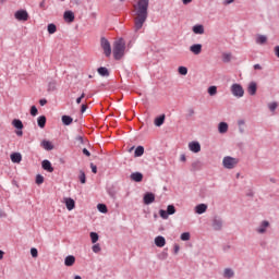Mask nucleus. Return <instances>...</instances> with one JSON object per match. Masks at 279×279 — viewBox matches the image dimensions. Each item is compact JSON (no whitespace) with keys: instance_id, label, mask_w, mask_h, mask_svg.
<instances>
[{"instance_id":"obj_27","label":"nucleus","mask_w":279,"mask_h":279,"mask_svg":"<svg viewBox=\"0 0 279 279\" xmlns=\"http://www.w3.org/2000/svg\"><path fill=\"white\" fill-rule=\"evenodd\" d=\"M166 116L161 114L155 119L156 128H160L165 123Z\"/></svg>"},{"instance_id":"obj_2","label":"nucleus","mask_w":279,"mask_h":279,"mask_svg":"<svg viewBox=\"0 0 279 279\" xmlns=\"http://www.w3.org/2000/svg\"><path fill=\"white\" fill-rule=\"evenodd\" d=\"M125 56V39L119 38L113 43V58L114 60H121Z\"/></svg>"},{"instance_id":"obj_42","label":"nucleus","mask_w":279,"mask_h":279,"mask_svg":"<svg viewBox=\"0 0 279 279\" xmlns=\"http://www.w3.org/2000/svg\"><path fill=\"white\" fill-rule=\"evenodd\" d=\"M232 60V54L231 53H223L222 54V61L228 63Z\"/></svg>"},{"instance_id":"obj_24","label":"nucleus","mask_w":279,"mask_h":279,"mask_svg":"<svg viewBox=\"0 0 279 279\" xmlns=\"http://www.w3.org/2000/svg\"><path fill=\"white\" fill-rule=\"evenodd\" d=\"M145 154V147L143 146H137L135 148V151H134V156L135 158H141V156H143Z\"/></svg>"},{"instance_id":"obj_29","label":"nucleus","mask_w":279,"mask_h":279,"mask_svg":"<svg viewBox=\"0 0 279 279\" xmlns=\"http://www.w3.org/2000/svg\"><path fill=\"white\" fill-rule=\"evenodd\" d=\"M255 43L257 45H265L267 43V36H265V35H257Z\"/></svg>"},{"instance_id":"obj_44","label":"nucleus","mask_w":279,"mask_h":279,"mask_svg":"<svg viewBox=\"0 0 279 279\" xmlns=\"http://www.w3.org/2000/svg\"><path fill=\"white\" fill-rule=\"evenodd\" d=\"M159 215H160L161 219H169V214L165 209H160Z\"/></svg>"},{"instance_id":"obj_46","label":"nucleus","mask_w":279,"mask_h":279,"mask_svg":"<svg viewBox=\"0 0 279 279\" xmlns=\"http://www.w3.org/2000/svg\"><path fill=\"white\" fill-rule=\"evenodd\" d=\"M202 168V162L201 161H194L192 163V169H194V171H197V169Z\"/></svg>"},{"instance_id":"obj_47","label":"nucleus","mask_w":279,"mask_h":279,"mask_svg":"<svg viewBox=\"0 0 279 279\" xmlns=\"http://www.w3.org/2000/svg\"><path fill=\"white\" fill-rule=\"evenodd\" d=\"M31 256H33V258H38V250L36 247L31 248Z\"/></svg>"},{"instance_id":"obj_39","label":"nucleus","mask_w":279,"mask_h":279,"mask_svg":"<svg viewBox=\"0 0 279 279\" xmlns=\"http://www.w3.org/2000/svg\"><path fill=\"white\" fill-rule=\"evenodd\" d=\"M181 241H191V233L183 232L180 236Z\"/></svg>"},{"instance_id":"obj_34","label":"nucleus","mask_w":279,"mask_h":279,"mask_svg":"<svg viewBox=\"0 0 279 279\" xmlns=\"http://www.w3.org/2000/svg\"><path fill=\"white\" fill-rule=\"evenodd\" d=\"M78 180L81 184H86V172L84 170H80Z\"/></svg>"},{"instance_id":"obj_43","label":"nucleus","mask_w":279,"mask_h":279,"mask_svg":"<svg viewBox=\"0 0 279 279\" xmlns=\"http://www.w3.org/2000/svg\"><path fill=\"white\" fill-rule=\"evenodd\" d=\"M268 108L270 110V112H276V109L278 108V102L274 101L268 104Z\"/></svg>"},{"instance_id":"obj_1","label":"nucleus","mask_w":279,"mask_h":279,"mask_svg":"<svg viewBox=\"0 0 279 279\" xmlns=\"http://www.w3.org/2000/svg\"><path fill=\"white\" fill-rule=\"evenodd\" d=\"M148 10H149V0H137V3L134 4L135 32H140V29H143V25H145V22L147 21V16H149Z\"/></svg>"},{"instance_id":"obj_3","label":"nucleus","mask_w":279,"mask_h":279,"mask_svg":"<svg viewBox=\"0 0 279 279\" xmlns=\"http://www.w3.org/2000/svg\"><path fill=\"white\" fill-rule=\"evenodd\" d=\"M239 165V159L230 156H226L222 159V167L225 169H234Z\"/></svg>"},{"instance_id":"obj_5","label":"nucleus","mask_w":279,"mask_h":279,"mask_svg":"<svg viewBox=\"0 0 279 279\" xmlns=\"http://www.w3.org/2000/svg\"><path fill=\"white\" fill-rule=\"evenodd\" d=\"M100 45L106 58H110V56H112V47L110 46V41H108L106 37H101Z\"/></svg>"},{"instance_id":"obj_30","label":"nucleus","mask_w":279,"mask_h":279,"mask_svg":"<svg viewBox=\"0 0 279 279\" xmlns=\"http://www.w3.org/2000/svg\"><path fill=\"white\" fill-rule=\"evenodd\" d=\"M61 121L63 125H71V123H73V118H71V116H62Z\"/></svg>"},{"instance_id":"obj_8","label":"nucleus","mask_w":279,"mask_h":279,"mask_svg":"<svg viewBox=\"0 0 279 279\" xmlns=\"http://www.w3.org/2000/svg\"><path fill=\"white\" fill-rule=\"evenodd\" d=\"M270 223L268 220H263L259 226L256 228L257 234H265L267 232V228H269Z\"/></svg>"},{"instance_id":"obj_61","label":"nucleus","mask_w":279,"mask_h":279,"mask_svg":"<svg viewBox=\"0 0 279 279\" xmlns=\"http://www.w3.org/2000/svg\"><path fill=\"white\" fill-rule=\"evenodd\" d=\"M3 217H8V214H5V211L0 209V219Z\"/></svg>"},{"instance_id":"obj_59","label":"nucleus","mask_w":279,"mask_h":279,"mask_svg":"<svg viewBox=\"0 0 279 279\" xmlns=\"http://www.w3.org/2000/svg\"><path fill=\"white\" fill-rule=\"evenodd\" d=\"M230 3H234V0H225L223 5H230Z\"/></svg>"},{"instance_id":"obj_15","label":"nucleus","mask_w":279,"mask_h":279,"mask_svg":"<svg viewBox=\"0 0 279 279\" xmlns=\"http://www.w3.org/2000/svg\"><path fill=\"white\" fill-rule=\"evenodd\" d=\"M208 210V205L206 204H198L195 206V213L196 215H204Z\"/></svg>"},{"instance_id":"obj_56","label":"nucleus","mask_w":279,"mask_h":279,"mask_svg":"<svg viewBox=\"0 0 279 279\" xmlns=\"http://www.w3.org/2000/svg\"><path fill=\"white\" fill-rule=\"evenodd\" d=\"M254 69H255V71H262L263 66L257 63V64L254 65Z\"/></svg>"},{"instance_id":"obj_60","label":"nucleus","mask_w":279,"mask_h":279,"mask_svg":"<svg viewBox=\"0 0 279 279\" xmlns=\"http://www.w3.org/2000/svg\"><path fill=\"white\" fill-rule=\"evenodd\" d=\"M238 125L239 128H242V125H245V120H239Z\"/></svg>"},{"instance_id":"obj_63","label":"nucleus","mask_w":279,"mask_h":279,"mask_svg":"<svg viewBox=\"0 0 279 279\" xmlns=\"http://www.w3.org/2000/svg\"><path fill=\"white\" fill-rule=\"evenodd\" d=\"M193 0H182L183 5H189Z\"/></svg>"},{"instance_id":"obj_14","label":"nucleus","mask_w":279,"mask_h":279,"mask_svg":"<svg viewBox=\"0 0 279 279\" xmlns=\"http://www.w3.org/2000/svg\"><path fill=\"white\" fill-rule=\"evenodd\" d=\"M155 245H157V247H165V245H167V240L165 236L158 235L155 238Z\"/></svg>"},{"instance_id":"obj_16","label":"nucleus","mask_w":279,"mask_h":279,"mask_svg":"<svg viewBox=\"0 0 279 279\" xmlns=\"http://www.w3.org/2000/svg\"><path fill=\"white\" fill-rule=\"evenodd\" d=\"M190 51L194 53V56H199L202 53V44H194L190 47Z\"/></svg>"},{"instance_id":"obj_31","label":"nucleus","mask_w":279,"mask_h":279,"mask_svg":"<svg viewBox=\"0 0 279 279\" xmlns=\"http://www.w3.org/2000/svg\"><path fill=\"white\" fill-rule=\"evenodd\" d=\"M12 125L15 126L16 130H23V121L20 119H14Z\"/></svg>"},{"instance_id":"obj_19","label":"nucleus","mask_w":279,"mask_h":279,"mask_svg":"<svg viewBox=\"0 0 279 279\" xmlns=\"http://www.w3.org/2000/svg\"><path fill=\"white\" fill-rule=\"evenodd\" d=\"M64 265L65 267H73V265H75V256L73 255H68L64 258Z\"/></svg>"},{"instance_id":"obj_6","label":"nucleus","mask_w":279,"mask_h":279,"mask_svg":"<svg viewBox=\"0 0 279 279\" xmlns=\"http://www.w3.org/2000/svg\"><path fill=\"white\" fill-rule=\"evenodd\" d=\"M231 93L233 97L241 98L243 97V95H245V89H243V86H241V84L234 83L233 85H231Z\"/></svg>"},{"instance_id":"obj_40","label":"nucleus","mask_w":279,"mask_h":279,"mask_svg":"<svg viewBox=\"0 0 279 279\" xmlns=\"http://www.w3.org/2000/svg\"><path fill=\"white\" fill-rule=\"evenodd\" d=\"M167 258H169V253L165 250L159 254V260H167Z\"/></svg>"},{"instance_id":"obj_54","label":"nucleus","mask_w":279,"mask_h":279,"mask_svg":"<svg viewBox=\"0 0 279 279\" xmlns=\"http://www.w3.org/2000/svg\"><path fill=\"white\" fill-rule=\"evenodd\" d=\"M193 114H195V110L193 108H190L187 110V117H193Z\"/></svg>"},{"instance_id":"obj_28","label":"nucleus","mask_w":279,"mask_h":279,"mask_svg":"<svg viewBox=\"0 0 279 279\" xmlns=\"http://www.w3.org/2000/svg\"><path fill=\"white\" fill-rule=\"evenodd\" d=\"M37 125L38 128H45V125H47V117L45 116H40L38 119H37Z\"/></svg>"},{"instance_id":"obj_7","label":"nucleus","mask_w":279,"mask_h":279,"mask_svg":"<svg viewBox=\"0 0 279 279\" xmlns=\"http://www.w3.org/2000/svg\"><path fill=\"white\" fill-rule=\"evenodd\" d=\"M14 16L16 21H29V13H27V10H19L14 13Z\"/></svg>"},{"instance_id":"obj_51","label":"nucleus","mask_w":279,"mask_h":279,"mask_svg":"<svg viewBox=\"0 0 279 279\" xmlns=\"http://www.w3.org/2000/svg\"><path fill=\"white\" fill-rule=\"evenodd\" d=\"M180 253V244H174L173 254L178 255Z\"/></svg>"},{"instance_id":"obj_26","label":"nucleus","mask_w":279,"mask_h":279,"mask_svg":"<svg viewBox=\"0 0 279 279\" xmlns=\"http://www.w3.org/2000/svg\"><path fill=\"white\" fill-rule=\"evenodd\" d=\"M223 278H227V279L234 278V270H232V268H226L223 270Z\"/></svg>"},{"instance_id":"obj_41","label":"nucleus","mask_w":279,"mask_h":279,"mask_svg":"<svg viewBox=\"0 0 279 279\" xmlns=\"http://www.w3.org/2000/svg\"><path fill=\"white\" fill-rule=\"evenodd\" d=\"M166 213H168V215H175V206L168 205Z\"/></svg>"},{"instance_id":"obj_23","label":"nucleus","mask_w":279,"mask_h":279,"mask_svg":"<svg viewBox=\"0 0 279 279\" xmlns=\"http://www.w3.org/2000/svg\"><path fill=\"white\" fill-rule=\"evenodd\" d=\"M218 132H219V134H226V132H228V123L220 122L218 124Z\"/></svg>"},{"instance_id":"obj_50","label":"nucleus","mask_w":279,"mask_h":279,"mask_svg":"<svg viewBox=\"0 0 279 279\" xmlns=\"http://www.w3.org/2000/svg\"><path fill=\"white\" fill-rule=\"evenodd\" d=\"M75 141H77V143H81V145H84V136L78 135L75 137Z\"/></svg>"},{"instance_id":"obj_22","label":"nucleus","mask_w":279,"mask_h":279,"mask_svg":"<svg viewBox=\"0 0 279 279\" xmlns=\"http://www.w3.org/2000/svg\"><path fill=\"white\" fill-rule=\"evenodd\" d=\"M41 146L44 147V149H46V151H51L53 149V144H51V142L47 140H44L41 142Z\"/></svg>"},{"instance_id":"obj_37","label":"nucleus","mask_w":279,"mask_h":279,"mask_svg":"<svg viewBox=\"0 0 279 279\" xmlns=\"http://www.w3.org/2000/svg\"><path fill=\"white\" fill-rule=\"evenodd\" d=\"M89 236L92 239V243H97V241H99V234L97 232H90Z\"/></svg>"},{"instance_id":"obj_9","label":"nucleus","mask_w":279,"mask_h":279,"mask_svg":"<svg viewBox=\"0 0 279 279\" xmlns=\"http://www.w3.org/2000/svg\"><path fill=\"white\" fill-rule=\"evenodd\" d=\"M144 204L146 206H149V204H154V202H156V195L151 192H147L145 195H144Z\"/></svg>"},{"instance_id":"obj_49","label":"nucleus","mask_w":279,"mask_h":279,"mask_svg":"<svg viewBox=\"0 0 279 279\" xmlns=\"http://www.w3.org/2000/svg\"><path fill=\"white\" fill-rule=\"evenodd\" d=\"M31 114L32 117H36L38 114V108H36V106L31 107Z\"/></svg>"},{"instance_id":"obj_21","label":"nucleus","mask_w":279,"mask_h":279,"mask_svg":"<svg viewBox=\"0 0 279 279\" xmlns=\"http://www.w3.org/2000/svg\"><path fill=\"white\" fill-rule=\"evenodd\" d=\"M130 178L133 182H143V173L141 172H133Z\"/></svg>"},{"instance_id":"obj_36","label":"nucleus","mask_w":279,"mask_h":279,"mask_svg":"<svg viewBox=\"0 0 279 279\" xmlns=\"http://www.w3.org/2000/svg\"><path fill=\"white\" fill-rule=\"evenodd\" d=\"M97 209L99 210V213H102V214L108 213V206H106V204H98Z\"/></svg>"},{"instance_id":"obj_55","label":"nucleus","mask_w":279,"mask_h":279,"mask_svg":"<svg viewBox=\"0 0 279 279\" xmlns=\"http://www.w3.org/2000/svg\"><path fill=\"white\" fill-rule=\"evenodd\" d=\"M274 51H275V56H276L277 58H279V46H276L275 49H274Z\"/></svg>"},{"instance_id":"obj_52","label":"nucleus","mask_w":279,"mask_h":279,"mask_svg":"<svg viewBox=\"0 0 279 279\" xmlns=\"http://www.w3.org/2000/svg\"><path fill=\"white\" fill-rule=\"evenodd\" d=\"M86 110H88V106H86L85 104H83L81 106V113L84 114V112H86Z\"/></svg>"},{"instance_id":"obj_45","label":"nucleus","mask_w":279,"mask_h":279,"mask_svg":"<svg viewBox=\"0 0 279 279\" xmlns=\"http://www.w3.org/2000/svg\"><path fill=\"white\" fill-rule=\"evenodd\" d=\"M35 182L38 185L43 184V182H45V177H43L41 174H37Z\"/></svg>"},{"instance_id":"obj_10","label":"nucleus","mask_w":279,"mask_h":279,"mask_svg":"<svg viewBox=\"0 0 279 279\" xmlns=\"http://www.w3.org/2000/svg\"><path fill=\"white\" fill-rule=\"evenodd\" d=\"M189 149L190 151H193V154H199V151H202V145L199 142H191L189 144Z\"/></svg>"},{"instance_id":"obj_38","label":"nucleus","mask_w":279,"mask_h":279,"mask_svg":"<svg viewBox=\"0 0 279 279\" xmlns=\"http://www.w3.org/2000/svg\"><path fill=\"white\" fill-rule=\"evenodd\" d=\"M180 75H187L189 69L186 66H179L178 69Z\"/></svg>"},{"instance_id":"obj_32","label":"nucleus","mask_w":279,"mask_h":279,"mask_svg":"<svg viewBox=\"0 0 279 279\" xmlns=\"http://www.w3.org/2000/svg\"><path fill=\"white\" fill-rule=\"evenodd\" d=\"M47 32L48 34H56V32H58V27L53 23L48 24Z\"/></svg>"},{"instance_id":"obj_4","label":"nucleus","mask_w":279,"mask_h":279,"mask_svg":"<svg viewBox=\"0 0 279 279\" xmlns=\"http://www.w3.org/2000/svg\"><path fill=\"white\" fill-rule=\"evenodd\" d=\"M211 227L216 232H221L223 230V218L221 216H215L211 219Z\"/></svg>"},{"instance_id":"obj_12","label":"nucleus","mask_w":279,"mask_h":279,"mask_svg":"<svg viewBox=\"0 0 279 279\" xmlns=\"http://www.w3.org/2000/svg\"><path fill=\"white\" fill-rule=\"evenodd\" d=\"M256 90H258V85L256 84V82H251L247 86L248 95L254 97V95H256Z\"/></svg>"},{"instance_id":"obj_53","label":"nucleus","mask_w":279,"mask_h":279,"mask_svg":"<svg viewBox=\"0 0 279 279\" xmlns=\"http://www.w3.org/2000/svg\"><path fill=\"white\" fill-rule=\"evenodd\" d=\"M92 173H97V166L95 163H90Z\"/></svg>"},{"instance_id":"obj_18","label":"nucleus","mask_w":279,"mask_h":279,"mask_svg":"<svg viewBox=\"0 0 279 279\" xmlns=\"http://www.w3.org/2000/svg\"><path fill=\"white\" fill-rule=\"evenodd\" d=\"M64 204H65V207L69 210H73L75 208V201L71 197H65L64 198Z\"/></svg>"},{"instance_id":"obj_57","label":"nucleus","mask_w":279,"mask_h":279,"mask_svg":"<svg viewBox=\"0 0 279 279\" xmlns=\"http://www.w3.org/2000/svg\"><path fill=\"white\" fill-rule=\"evenodd\" d=\"M83 154H84V156H87V157L90 156V151L86 148L83 149Z\"/></svg>"},{"instance_id":"obj_58","label":"nucleus","mask_w":279,"mask_h":279,"mask_svg":"<svg viewBox=\"0 0 279 279\" xmlns=\"http://www.w3.org/2000/svg\"><path fill=\"white\" fill-rule=\"evenodd\" d=\"M39 105H40V106H47V99H45V98H44V99H40V100H39Z\"/></svg>"},{"instance_id":"obj_11","label":"nucleus","mask_w":279,"mask_h":279,"mask_svg":"<svg viewBox=\"0 0 279 279\" xmlns=\"http://www.w3.org/2000/svg\"><path fill=\"white\" fill-rule=\"evenodd\" d=\"M41 168L44 169V171H47L48 173H53V166L51 165V161H49L48 159H45L41 162Z\"/></svg>"},{"instance_id":"obj_25","label":"nucleus","mask_w":279,"mask_h":279,"mask_svg":"<svg viewBox=\"0 0 279 279\" xmlns=\"http://www.w3.org/2000/svg\"><path fill=\"white\" fill-rule=\"evenodd\" d=\"M192 32L194 34H204V25H202V24L194 25L192 28Z\"/></svg>"},{"instance_id":"obj_64","label":"nucleus","mask_w":279,"mask_h":279,"mask_svg":"<svg viewBox=\"0 0 279 279\" xmlns=\"http://www.w3.org/2000/svg\"><path fill=\"white\" fill-rule=\"evenodd\" d=\"M180 160H181V162H186V156L185 155H181Z\"/></svg>"},{"instance_id":"obj_17","label":"nucleus","mask_w":279,"mask_h":279,"mask_svg":"<svg viewBox=\"0 0 279 279\" xmlns=\"http://www.w3.org/2000/svg\"><path fill=\"white\" fill-rule=\"evenodd\" d=\"M98 75L101 77H110V71L106 66H100L97 69Z\"/></svg>"},{"instance_id":"obj_48","label":"nucleus","mask_w":279,"mask_h":279,"mask_svg":"<svg viewBox=\"0 0 279 279\" xmlns=\"http://www.w3.org/2000/svg\"><path fill=\"white\" fill-rule=\"evenodd\" d=\"M94 254H99V252H101V246L99 244H95L93 247H92Z\"/></svg>"},{"instance_id":"obj_33","label":"nucleus","mask_w":279,"mask_h":279,"mask_svg":"<svg viewBox=\"0 0 279 279\" xmlns=\"http://www.w3.org/2000/svg\"><path fill=\"white\" fill-rule=\"evenodd\" d=\"M56 86H58V83L56 81H50L48 83V92L53 93V90H56Z\"/></svg>"},{"instance_id":"obj_35","label":"nucleus","mask_w":279,"mask_h":279,"mask_svg":"<svg viewBox=\"0 0 279 279\" xmlns=\"http://www.w3.org/2000/svg\"><path fill=\"white\" fill-rule=\"evenodd\" d=\"M207 93L210 97H215V95H217V86H209Z\"/></svg>"},{"instance_id":"obj_62","label":"nucleus","mask_w":279,"mask_h":279,"mask_svg":"<svg viewBox=\"0 0 279 279\" xmlns=\"http://www.w3.org/2000/svg\"><path fill=\"white\" fill-rule=\"evenodd\" d=\"M39 8H41L43 10H47V8L45 7V0H43V1L39 3Z\"/></svg>"},{"instance_id":"obj_13","label":"nucleus","mask_w":279,"mask_h":279,"mask_svg":"<svg viewBox=\"0 0 279 279\" xmlns=\"http://www.w3.org/2000/svg\"><path fill=\"white\" fill-rule=\"evenodd\" d=\"M63 19L66 23H73V21H75V13H73V11H65Z\"/></svg>"},{"instance_id":"obj_20","label":"nucleus","mask_w":279,"mask_h":279,"mask_svg":"<svg viewBox=\"0 0 279 279\" xmlns=\"http://www.w3.org/2000/svg\"><path fill=\"white\" fill-rule=\"evenodd\" d=\"M11 161L19 165V162H21V160H23V156L21 155V153H12L11 156Z\"/></svg>"}]
</instances>
